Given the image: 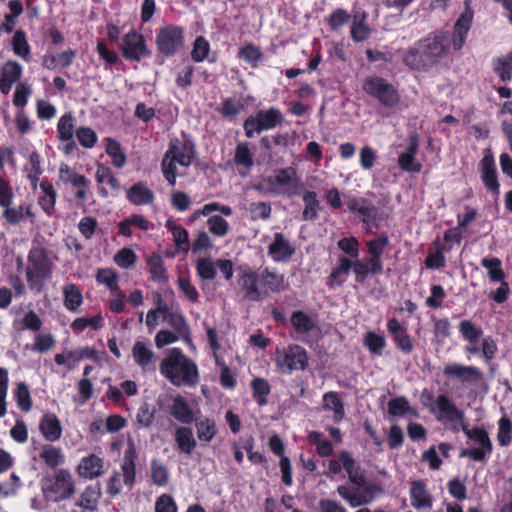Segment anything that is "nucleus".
I'll return each instance as SVG.
<instances>
[{"mask_svg":"<svg viewBox=\"0 0 512 512\" xmlns=\"http://www.w3.org/2000/svg\"><path fill=\"white\" fill-rule=\"evenodd\" d=\"M446 40L444 33H436L419 40L404 55V64L412 70L427 71L447 55Z\"/></svg>","mask_w":512,"mask_h":512,"instance_id":"obj_1","label":"nucleus"},{"mask_svg":"<svg viewBox=\"0 0 512 512\" xmlns=\"http://www.w3.org/2000/svg\"><path fill=\"white\" fill-rule=\"evenodd\" d=\"M160 372L173 385L194 386L199 381V373L195 362L188 358L179 348L169 351L159 366Z\"/></svg>","mask_w":512,"mask_h":512,"instance_id":"obj_2","label":"nucleus"},{"mask_svg":"<svg viewBox=\"0 0 512 512\" xmlns=\"http://www.w3.org/2000/svg\"><path fill=\"white\" fill-rule=\"evenodd\" d=\"M51 266L44 249L32 248L28 255V265L26 268V278L31 290L40 292L44 281L50 277Z\"/></svg>","mask_w":512,"mask_h":512,"instance_id":"obj_3","label":"nucleus"},{"mask_svg":"<svg viewBox=\"0 0 512 512\" xmlns=\"http://www.w3.org/2000/svg\"><path fill=\"white\" fill-rule=\"evenodd\" d=\"M362 88L384 106L392 107L399 101L397 90L384 78L377 76L367 77L363 81Z\"/></svg>","mask_w":512,"mask_h":512,"instance_id":"obj_4","label":"nucleus"},{"mask_svg":"<svg viewBox=\"0 0 512 512\" xmlns=\"http://www.w3.org/2000/svg\"><path fill=\"white\" fill-rule=\"evenodd\" d=\"M155 43L159 53L173 56L184 46V31L174 25L162 27L156 35Z\"/></svg>","mask_w":512,"mask_h":512,"instance_id":"obj_5","label":"nucleus"},{"mask_svg":"<svg viewBox=\"0 0 512 512\" xmlns=\"http://www.w3.org/2000/svg\"><path fill=\"white\" fill-rule=\"evenodd\" d=\"M463 432L471 441L474 442V444L478 445L479 447L462 449L460 456L469 457L470 459L479 462L485 461L487 455H489L492 451V443L488 433L479 427H475L473 429L463 427Z\"/></svg>","mask_w":512,"mask_h":512,"instance_id":"obj_6","label":"nucleus"},{"mask_svg":"<svg viewBox=\"0 0 512 512\" xmlns=\"http://www.w3.org/2000/svg\"><path fill=\"white\" fill-rule=\"evenodd\" d=\"M43 490L45 493L53 494V501L58 502L71 497L75 493V485L69 471L59 469L46 480Z\"/></svg>","mask_w":512,"mask_h":512,"instance_id":"obj_7","label":"nucleus"},{"mask_svg":"<svg viewBox=\"0 0 512 512\" xmlns=\"http://www.w3.org/2000/svg\"><path fill=\"white\" fill-rule=\"evenodd\" d=\"M267 182L271 185H279L282 190L269 189L268 192L283 194L287 197L300 195L304 186L293 168H284L278 171L274 177H269Z\"/></svg>","mask_w":512,"mask_h":512,"instance_id":"obj_8","label":"nucleus"},{"mask_svg":"<svg viewBox=\"0 0 512 512\" xmlns=\"http://www.w3.org/2000/svg\"><path fill=\"white\" fill-rule=\"evenodd\" d=\"M276 363L281 369L287 372L298 369L304 370L308 365V356L303 347L293 345L277 353Z\"/></svg>","mask_w":512,"mask_h":512,"instance_id":"obj_9","label":"nucleus"},{"mask_svg":"<svg viewBox=\"0 0 512 512\" xmlns=\"http://www.w3.org/2000/svg\"><path fill=\"white\" fill-rule=\"evenodd\" d=\"M121 51L131 61H140L150 54L143 35L136 31H130L124 36Z\"/></svg>","mask_w":512,"mask_h":512,"instance_id":"obj_10","label":"nucleus"},{"mask_svg":"<svg viewBox=\"0 0 512 512\" xmlns=\"http://www.w3.org/2000/svg\"><path fill=\"white\" fill-rule=\"evenodd\" d=\"M433 414L436 416V419L443 424L465 420L464 411L459 409L445 394H440L436 398V406Z\"/></svg>","mask_w":512,"mask_h":512,"instance_id":"obj_11","label":"nucleus"},{"mask_svg":"<svg viewBox=\"0 0 512 512\" xmlns=\"http://www.w3.org/2000/svg\"><path fill=\"white\" fill-rule=\"evenodd\" d=\"M443 374L449 378H456L462 383L474 384L483 379V373L474 366H465L457 363L447 364Z\"/></svg>","mask_w":512,"mask_h":512,"instance_id":"obj_12","label":"nucleus"},{"mask_svg":"<svg viewBox=\"0 0 512 512\" xmlns=\"http://www.w3.org/2000/svg\"><path fill=\"white\" fill-rule=\"evenodd\" d=\"M260 283L257 272L249 268L241 269L239 284L244 290V296L250 301H261L267 295V292L263 293L258 286Z\"/></svg>","mask_w":512,"mask_h":512,"instance_id":"obj_13","label":"nucleus"},{"mask_svg":"<svg viewBox=\"0 0 512 512\" xmlns=\"http://www.w3.org/2000/svg\"><path fill=\"white\" fill-rule=\"evenodd\" d=\"M268 253L274 261L281 262L290 259L295 248L282 233H275L273 242L268 246Z\"/></svg>","mask_w":512,"mask_h":512,"instance_id":"obj_14","label":"nucleus"},{"mask_svg":"<svg viewBox=\"0 0 512 512\" xmlns=\"http://www.w3.org/2000/svg\"><path fill=\"white\" fill-rule=\"evenodd\" d=\"M482 180L487 187L496 195L499 194V183L497 180L494 158L491 154H486L481 160Z\"/></svg>","mask_w":512,"mask_h":512,"instance_id":"obj_15","label":"nucleus"},{"mask_svg":"<svg viewBox=\"0 0 512 512\" xmlns=\"http://www.w3.org/2000/svg\"><path fill=\"white\" fill-rule=\"evenodd\" d=\"M339 459L348 474L350 482L357 487L364 486L366 482L364 472L360 466L356 465L355 460L352 458L350 453L342 451L339 455Z\"/></svg>","mask_w":512,"mask_h":512,"instance_id":"obj_16","label":"nucleus"},{"mask_svg":"<svg viewBox=\"0 0 512 512\" xmlns=\"http://www.w3.org/2000/svg\"><path fill=\"white\" fill-rule=\"evenodd\" d=\"M103 466V459L91 454L82 459L78 466V472L82 477L93 479L103 474Z\"/></svg>","mask_w":512,"mask_h":512,"instance_id":"obj_17","label":"nucleus"},{"mask_svg":"<svg viewBox=\"0 0 512 512\" xmlns=\"http://www.w3.org/2000/svg\"><path fill=\"white\" fill-rule=\"evenodd\" d=\"M411 503L416 509L430 508L433 497L428 493L422 481H413L410 488Z\"/></svg>","mask_w":512,"mask_h":512,"instance_id":"obj_18","label":"nucleus"},{"mask_svg":"<svg viewBox=\"0 0 512 512\" xmlns=\"http://www.w3.org/2000/svg\"><path fill=\"white\" fill-rule=\"evenodd\" d=\"M39 429L48 441H56L61 437L62 427L55 414L47 413L43 416Z\"/></svg>","mask_w":512,"mask_h":512,"instance_id":"obj_19","label":"nucleus"},{"mask_svg":"<svg viewBox=\"0 0 512 512\" xmlns=\"http://www.w3.org/2000/svg\"><path fill=\"white\" fill-rule=\"evenodd\" d=\"M170 414L182 424H190L194 420L192 409L187 400L181 395H177L173 399Z\"/></svg>","mask_w":512,"mask_h":512,"instance_id":"obj_20","label":"nucleus"},{"mask_svg":"<svg viewBox=\"0 0 512 512\" xmlns=\"http://www.w3.org/2000/svg\"><path fill=\"white\" fill-rule=\"evenodd\" d=\"M127 198L135 205H147L153 202L154 193L146 184L138 182L129 188Z\"/></svg>","mask_w":512,"mask_h":512,"instance_id":"obj_21","label":"nucleus"},{"mask_svg":"<svg viewBox=\"0 0 512 512\" xmlns=\"http://www.w3.org/2000/svg\"><path fill=\"white\" fill-rule=\"evenodd\" d=\"M366 13L357 11L353 16V25L351 28V37L355 42H362L370 35V29L365 23Z\"/></svg>","mask_w":512,"mask_h":512,"instance_id":"obj_22","label":"nucleus"},{"mask_svg":"<svg viewBox=\"0 0 512 512\" xmlns=\"http://www.w3.org/2000/svg\"><path fill=\"white\" fill-rule=\"evenodd\" d=\"M163 320L177 332L180 338L187 342L191 340L189 326L182 314L171 311L165 315Z\"/></svg>","mask_w":512,"mask_h":512,"instance_id":"obj_23","label":"nucleus"},{"mask_svg":"<svg viewBox=\"0 0 512 512\" xmlns=\"http://www.w3.org/2000/svg\"><path fill=\"white\" fill-rule=\"evenodd\" d=\"M471 25V16L466 17L462 15L454 25V32L452 36V45L455 50H460L465 42L467 33Z\"/></svg>","mask_w":512,"mask_h":512,"instance_id":"obj_24","label":"nucleus"},{"mask_svg":"<svg viewBox=\"0 0 512 512\" xmlns=\"http://www.w3.org/2000/svg\"><path fill=\"white\" fill-rule=\"evenodd\" d=\"M132 355L135 362L142 368L146 369L155 360V353L141 341L135 342L132 348Z\"/></svg>","mask_w":512,"mask_h":512,"instance_id":"obj_25","label":"nucleus"},{"mask_svg":"<svg viewBox=\"0 0 512 512\" xmlns=\"http://www.w3.org/2000/svg\"><path fill=\"white\" fill-rule=\"evenodd\" d=\"M260 284L272 292H280L283 288L284 276L270 271L268 268L258 273Z\"/></svg>","mask_w":512,"mask_h":512,"instance_id":"obj_26","label":"nucleus"},{"mask_svg":"<svg viewBox=\"0 0 512 512\" xmlns=\"http://www.w3.org/2000/svg\"><path fill=\"white\" fill-rule=\"evenodd\" d=\"M305 208L302 212V219L304 221H314L318 217V212L321 210V205L317 199V194L314 191H307L303 195Z\"/></svg>","mask_w":512,"mask_h":512,"instance_id":"obj_27","label":"nucleus"},{"mask_svg":"<svg viewBox=\"0 0 512 512\" xmlns=\"http://www.w3.org/2000/svg\"><path fill=\"white\" fill-rule=\"evenodd\" d=\"M323 409L331 410L334 413V420L341 421L344 418V404L336 392H328L323 396Z\"/></svg>","mask_w":512,"mask_h":512,"instance_id":"obj_28","label":"nucleus"},{"mask_svg":"<svg viewBox=\"0 0 512 512\" xmlns=\"http://www.w3.org/2000/svg\"><path fill=\"white\" fill-rule=\"evenodd\" d=\"M337 492L351 507H359L372 501V497L358 494L357 488L352 490L347 486L341 485L338 486Z\"/></svg>","mask_w":512,"mask_h":512,"instance_id":"obj_29","label":"nucleus"},{"mask_svg":"<svg viewBox=\"0 0 512 512\" xmlns=\"http://www.w3.org/2000/svg\"><path fill=\"white\" fill-rule=\"evenodd\" d=\"M175 440L179 449L185 454H191L196 446V441L191 428L180 427L175 432Z\"/></svg>","mask_w":512,"mask_h":512,"instance_id":"obj_30","label":"nucleus"},{"mask_svg":"<svg viewBox=\"0 0 512 512\" xmlns=\"http://www.w3.org/2000/svg\"><path fill=\"white\" fill-rule=\"evenodd\" d=\"M195 426L200 442L209 443L217 433L215 422L208 418L196 419Z\"/></svg>","mask_w":512,"mask_h":512,"instance_id":"obj_31","label":"nucleus"},{"mask_svg":"<svg viewBox=\"0 0 512 512\" xmlns=\"http://www.w3.org/2000/svg\"><path fill=\"white\" fill-rule=\"evenodd\" d=\"M352 268V262L346 257L339 259V265L332 269L327 284L331 288L335 285H341L344 282L343 275H347Z\"/></svg>","mask_w":512,"mask_h":512,"instance_id":"obj_32","label":"nucleus"},{"mask_svg":"<svg viewBox=\"0 0 512 512\" xmlns=\"http://www.w3.org/2000/svg\"><path fill=\"white\" fill-rule=\"evenodd\" d=\"M64 305L70 311H75L83 302L80 289L75 284H68L63 288Z\"/></svg>","mask_w":512,"mask_h":512,"instance_id":"obj_33","label":"nucleus"},{"mask_svg":"<svg viewBox=\"0 0 512 512\" xmlns=\"http://www.w3.org/2000/svg\"><path fill=\"white\" fill-rule=\"evenodd\" d=\"M39 456L51 468L57 467L64 460L61 449L50 444L42 446Z\"/></svg>","mask_w":512,"mask_h":512,"instance_id":"obj_34","label":"nucleus"},{"mask_svg":"<svg viewBox=\"0 0 512 512\" xmlns=\"http://www.w3.org/2000/svg\"><path fill=\"white\" fill-rule=\"evenodd\" d=\"M291 323L298 333H309L315 327V322L303 311H294L291 315Z\"/></svg>","mask_w":512,"mask_h":512,"instance_id":"obj_35","label":"nucleus"},{"mask_svg":"<svg viewBox=\"0 0 512 512\" xmlns=\"http://www.w3.org/2000/svg\"><path fill=\"white\" fill-rule=\"evenodd\" d=\"M256 118L262 130L272 129L283 120L281 113L273 108L267 111H260Z\"/></svg>","mask_w":512,"mask_h":512,"instance_id":"obj_36","label":"nucleus"},{"mask_svg":"<svg viewBox=\"0 0 512 512\" xmlns=\"http://www.w3.org/2000/svg\"><path fill=\"white\" fill-rule=\"evenodd\" d=\"M147 265L153 281L164 282L167 280L164 261L160 255H152L147 260Z\"/></svg>","mask_w":512,"mask_h":512,"instance_id":"obj_37","label":"nucleus"},{"mask_svg":"<svg viewBox=\"0 0 512 512\" xmlns=\"http://www.w3.org/2000/svg\"><path fill=\"white\" fill-rule=\"evenodd\" d=\"M106 152L112 158V162L117 168H122L125 165L126 154L117 140L107 139Z\"/></svg>","mask_w":512,"mask_h":512,"instance_id":"obj_38","label":"nucleus"},{"mask_svg":"<svg viewBox=\"0 0 512 512\" xmlns=\"http://www.w3.org/2000/svg\"><path fill=\"white\" fill-rule=\"evenodd\" d=\"M99 497L100 491L94 489L93 487H87L85 491L80 495V499L76 502V505L85 510L95 511L97 509Z\"/></svg>","mask_w":512,"mask_h":512,"instance_id":"obj_39","label":"nucleus"},{"mask_svg":"<svg viewBox=\"0 0 512 512\" xmlns=\"http://www.w3.org/2000/svg\"><path fill=\"white\" fill-rule=\"evenodd\" d=\"M481 264L488 271V276L492 281L500 282L505 278V273L501 268V260L499 258H483Z\"/></svg>","mask_w":512,"mask_h":512,"instance_id":"obj_40","label":"nucleus"},{"mask_svg":"<svg viewBox=\"0 0 512 512\" xmlns=\"http://www.w3.org/2000/svg\"><path fill=\"white\" fill-rule=\"evenodd\" d=\"M59 177L63 182L71 183L74 187H86L88 184L85 176L73 172L66 164L60 166Z\"/></svg>","mask_w":512,"mask_h":512,"instance_id":"obj_41","label":"nucleus"},{"mask_svg":"<svg viewBox=\"0 0 512 512\" xmlns=\"http://www.w3.org/2000/svg\"><path fill=\"white\" fill-rule=\"evenodd\" d=\"M234 162L237 165H241L246 169H250L253 164V154L251 153L248 143H238L235 149Z\"/></svg>","mask_w":512,"mask_h":512,"instance_id":"obj_42","label":"nucleus"},{"mask_svg":"<svg viewBox=\"0 0 512 512\" xmlns=\"http://www.w3.org/2000/svg\"><path fill=\"white\" fill-rule=\"evenodd\" d=\"M347 207L351 212H356L364 217H373L376 213L375 207L363 198L348 200Z\"/></svg>","mask_w":512,"mask_h":512,"instance_id":"obj_43","label":"nucleus"},{"mask_svg":"<svg viewBox=\"0 0 512 512\" xmlns=\"http://www.w3.org/2000/svg\"><path fill=\"white\" fill-rule=\"evenodd\" d=\"M74 118L71 113L63 115L57 125L58 138L60 140H72L74 137Z\"/></svg>","mask_w":512,"mask_h":512,"instance_id":"obj_44","label":"nucleus"},{"mask_svg":"<svg viewBox=\"0 0 512 512\" xmlns=\"http://www.w3.org/2000/svg\"><path fill=\"white\" fill-rule=\"evenodd\" d=\"M197 274L201 279L213 280L216 277V263L211 258H199L196 263Z\"/></svg>","mask_w":512,"mask_h":512,"instance_id":"obj_45","label":"nucleus"},{"mask_svg":"<svg viewBox=\"0 0 512 512\" xmlns=\"http://www.w3.org/2000/svg\"><path fill=\"white\" fill-rule=\"evenodd\" d=\"M151 478L155 485L165 486L169 481V471L166 465L153 460L151 462Z\"/></svg>","mask_w":512,"mask_h":512,"instance_id":"obj_46","label":"nucleus"},{"mask_svg":"<svg viewBox=\"0 0 512 512\" xmlns=\"http://www.w3.org/2000/svg\"><path fill=\"white\" fill-rule=\"evenodd\" d=\"M44 195L39 198V204L47 213H51L54 208L56 200V191L49 182H42L40 184Z\"/></svg>","mask_w":512,"mask_h":512,"instance_id":"obj_47","label":"nucleus"},{"mask_svg":"<svg viewBox=\"0 0 512 512\" xmlns=\"http://www.w3.org/2000/svg\"><path fill=\"white\" fill-rule=\"evenodd\" d=\"M253 395L260 406L267 404L266 396L270 393V385L263 378H255L251 382Z\"/></svg>","mask_w":512,"mask_h":512,"instance_id":"obj_48","label":"nucleus"},{"mask_svg":"<svg viewBox=\"0 0 512 512\" xmlns=\"http://www.w3.org/2000/svg\"><path fill=\"white\" fill-rule=\"evenodd\" d=\"M16 330H32L38 331L42 326V321L34 311H29L25 314L21 322L15 321L13 324Z\"/></svg>","mask_w":512,"mask_h":512,"instance_id":"obj_49","label":"nucleus"},{"mask_svg":"<svg viewBox=\"0 0 512 512\" xmlns=\"http://www.w3.org/2000/svg\"><path fill=\"white\" fill-rule=\"evenodd\" d=\"M459 330L463 338L470 343L479 341L482 337V330L475 326L470 320H463L459 324Z\"/></svg>","mask_w":512,"mask_h":512,"instance_id":"obj_50","label":"nucleus"},{"mask_svg":"<svg viewBox=\"0 0 512 512\" xmlns=\"http://www.w3.org/2000/svg\"><path fill=\"white\" fill-rule=\"evenodd\" d=\"M178 153V146L175 142H170L168 150L165 152L162 159L161 168L163 174L172 172L176 174V154Z\"/></svg>","mask_w":512,"mask_h":512,"instance_id":"obj_51","label":"nucleus"},{"mask_svg":"<svg viewBox=\"0 0 512 512\" xmlns=\"http://www.w3.org/2000/svg\"><path fill=\"white\" fill-rule=\"evenodd\" d=\"M156 409L154 406L143 403L137 413L136 419L137 423L145 428L150 427L155 419Z\"/></svg>","mask_w":512,"mask_h":512,"instance_id":"obj_52","label":"nucleus"},{"mask_svg":"<svg viewBox=\"0 0 512 512\" xmlns=\"http://www.w3.org/2000/svg\"><path fill=\"white\" fill-rule=\"evenodd\" d=\"M15 396L19 408L28 412L31 409L32 401L29 389L25 383H18Z\"/></svg>","mask_w":512,"mask_h":512,"instance_id":"obj_53","label":"nucleus"},{"mask_svg":"<svg viewBox=\"0 0 512 512\" xmlns=\"http://www.w3.org/2000/svg\"><path fill=\"white\" fill-rule=\"evenodd\" d=\"M364 344L372 353L381 355L385 346V339L383 336L374 332H367L365 334Z\"/></svg>","mask_w":512,"mask_h":512,"instance_id":"obj_54","label":"nucleus"},{"mask_svg":"<svg viewBox=\"0 0 512 512\" xmlns=\"http://www.w3.org/2000/svg\"><path fill=\"white\" fill-rule=\"evenodd\" d=\"M12 44L14 53L16 55L23 58L28 57L30 48L26 40V35L22 30H18L15 32Z\"/></svg>","mask_w":512,"mask_h":512,"instance_id":"obj_55","label":"nucleus"},{"mask_svg":"<svg viewBox=\"0 0 512 512\" xmlns=\"http://www.w3.org/2000/svg\"><path fill=\"white\" fill-rule=\"evenodd\" d=\"M209 50V43L204 37L199 36L195 39L191 57L195 62H201L208 56Z\"/></svg>","mask_w":512,"mask_h":512,"instance_id":"obj_56","label":"nucleus"},{"mask_svg":"<svg viewBox=\"0 0 512 512\" xmlns=\"http://www.w3.org/2000/svg\"><path fill=\"white\" fill-rule=\"evenodd\" d=\"M21 74L22 67L19 63L15 61L6 62L1 69V77L13 83L19 80Z\"/></svg>","mask_w":512,"mask_h":512,"instance_id":"obj_57","label":"nucleus"},{"mask_svg":"<svg viewBox=\"0 0 512 512\" xmlns=\"http://www.w3.org/2000/svg\"><path fill=\"white\" fill-rule=\"evenodd\" d=\"M96 279L99 283L105 284L112 292L119 290L117 274L110 269H99Z\"/></svg>","mask_w":512,"mask_h":512,"instance_id":"obj_58","label":"nucleus"},{"mask_svg":"<svg viewBox=\"0 0 512 512\" xmlns=\"http://www.w3.org/2000/svg\"><path fill=\"white\" fill-rule=\"evenodd\" d=\"M512 52L503 58H499L495 64V71L503 81L511 79Z\"/></svg>","mask_w":512,"mask_h":512,"instance_id":"obj_59","label":"nucleus"},{"mask_svg":"<svg viewBox=\"0 0 512 512\" xmlns=\"http://www.w3.org/2000/svg\"><path fill=\"white\" fill-rule=\"evenodd\" d=\"M76 136L79 143L85 148H92L97 141V135L95 131L89 127L78 128L76 130Z\"/></svg>","mask_w":512,"mask_h":512,"instance_id":"obj_60","label":"nucleus"},{"mask_svg":"<svg viewBox=\"0 0 512 512\" xmlns=\"http://www.w3.org/2000/svg\"><path fill=\"white\" fill-rule=\"evenodd\" d=\"M209 231L217 236H224L228 231V222L221 216L215 215L209 217L208 221Z\"/></svg>","mask_w":512,"mask_h":512,"instance_id":"obj_61","label":"nucleus"},{"mask_svg":"<svg viewBox=\"0 0 512 512\" xmlns=\"http://www.w3.org/2000/svg\"><path fill=\"white\" fill-rule=\"evenodd\" d=\"M114 261L121 268L128 269L134 265L136 255L131 249L123 248L115 255Z\"/></svg>","mask_w":512,"mask_h":512,"instance_id":"obj_62","label":"nucleus"},{"mask_svg":"<svg viewBox=\"0 0 512 512\" xmlns=\"http://www.w3.org/2000/svg\"><path fill=\"white\" fill-rule=\"evenodd\" d=\"M55 345V339L51 334H39L35 338V342L32 345L34 351L44 353L53 348Z\"/></svg>","mask_w":512,"mask_h":512,"instance_id":"obj_63","label":"nucleus"},{"mask_svg":"<svg viewBox=\"0 0 512 512\" xmlns=\"http://www.w3.org/2000/svg\"><path fill=\"white\" fill-rule=\"evenodd\" d=\"M155 512H177L176 503L170 495L163 494L156 501Z\"/></svg>","mask_w":512,"mask_h":512,"instance_id":"obj_64","label":"nucleus"}]
</instances>
